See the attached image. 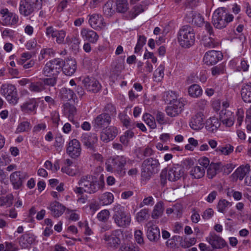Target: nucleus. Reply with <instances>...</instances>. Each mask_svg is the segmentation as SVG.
Listing matches in <instances>:
<instances>
[{"mask_svg": "<svg viewBox=\"0 0 251 251\" xmlns=\"http://www.w3.org/2000/svg\"><path fill=\"white\" fill-rule=\"evenodd\" d=\"M111 122V117L108 113H102L98 115L92 122L94 127L97 129L107 126Z\"/></svg>", "mask_w": 251, "mask_h": 251, "instance_id": "13", "label": "nucleus"}, {"mask_svg": "<svg viewBox=\"0 0 251 251\" xmlns=\"http://www.w3.org/2000/svg\"><path fill=\"white\" fill-rule=\"evenodd\" d=\"M251 171L250 166L249 165H246L245 166H241L237 168L235 171V174L239 180H242L245 176H246Z\"/></svg>", "mask_w": 251, "mask_h": 251, "instance_id": "41", "label": "nucleus"}, {"mask_svg": "<svg viewBox=\"0 0 251 251\" xmlns=\"http://www.w3.org/2000/svg\"><path fill=\"white\" fill-rule=\"evenodd\" d=\"M178 40L180 45L183 48H189L194 44L195 33L193 28L189 25L182 26L178 34Z\"/></svg>", "mask_w": 251, "mask_h": 251, "instance_id": "4", "label": "nucleus"}, {"mask_svg": "<svg viewBox=\"0 0 251 251\" xmlns=\"http://www.w3.org/2000/svg\"><path fill=\"white\" fill-rule=\"evenodd\" d=\"M146 38L144 36H139L137 43L135 47V52L137 53L140 51L143 46L146 44Z\"/></svg>", "mask_w": 251, "mask_h": 251, "instance_id": "58", "label": "nucleus"}, {"mask_svg": "<svg viewBox=\"0 0 251 251\" xmlns=\"http://www.w3.org/2000/svg\"><path fill=\"white\" fill-rule=\"evenodd\" d=\"M113 219L115 223L119 227H126L131 222V216L129 213L125 211V207L121 204L116 203L114 205Z\"/></svg>", "mask_w": 251, "mask_h": 251, "instance_id": "3", "label": "nucleus"}, {"mask_svg": "<svg viewBox=\"0 0 251 251\" xmlns=\"http://www.w3.org/2000/svg\"><path fill=\"white\" fill-rule=\"evenodd\" d=\"M32 55L29 52H24L21 54V56L19 58H17V63L19 65L25 64L28 60L30 59Z\"/></svg>", "mask_w": 251, "mask_h": 251, "instance_id": "61", "label": "nucleus"}, {"mask_svg": "<svg viewBox=\"0 0 251 251\" xmlns=\"http://www.w3.org/2000/svg\"><path fill=\"white\" fill-rule=\"evenodd\" d=\"M122 232L120 230L113 231L110 234H105L103 239L106 244L115 248H117L121 243Z\"/></svg>", "mask_w": 251, "mask_h": 251, "instance_id": "12", "label": "nucleus"}, {"mask_svg": "<svg viewBox=\"0 0 251 251\" xmlns=\"http://www.w3.org/2000/svg\"><path fill=\"white\" fill-rule=\"evenodd\" d=\"M241 95L245 102H251V83L249 82L243 85Z\"/></svg>", "mask_w": 251, "mask_h": 251, "instance_id": "31", "label": "nucleus"}, {"mask_svg": "<svg viewBox=\"0 0 251 251\" xmlns=\"http://www.w3.org/2000/svg\"><path fill=\"white\" fill-rule=\"evenodd\" d=\"M51 212V214L54 217H59L63 214L66 207L58 201L51 202L48 207Z\"/></svg>", "mask_w": 251, "mask_h": 251, "instance_id": "25", "label": "nucleus"}, {"mask_svg": "<svg viewBox=\"0 0 251 251\" xmlns=\"http://www.w3.org/2000/svg\"><path fill=\"white\" fill-rule=\"evenodd\" d=\"M81 35L84 40L92 43H96L99 39V35L94 30L83 28L81 31Z\"/></svg>", "mask_w": 251, "mask_h": 251, "instance_id": "28", "label": "nucleus"}, {"mask_svg": "<svg viewBox=\"0 0 251 251\" xmlns=\"http://www.w3.org/2000/svg\"><path fill=\"white\" fill-rule=\"evenodd\" d=\"M164 66L160 65L155 70L153 74V77L155 80L156 81H160L164 77Z\"/></svg>", "mask_w": 251, "mask_h": 251, "instance_id": "52", "label": "nucleus"}, {"mask_svg": "<svg viewBox=\"0 0 251 251\" xmlns=\"http://www.w3.org/2000/svg\"><path fill=\"white\" fill-rule=\"evenodd\" d=\"M60 98L64 101H75V94L71 89L66 88H62L60 91Z\"/></svg>", "mask_w": 251, "mask_h": 251, "instance_id": "34", "label": "nucleus"}, {"mask_svg": "<svg viewBox=\"0 0 251 251\" xmlns=\"http://www.w3.org/2000/svg\"><path fill=\"white\" fill-rule=\"evenodd\" d=\"M0 15L2 17V20L6 25H15L19 22V17L15 13L10 11L6 7H2L0 9Z\"/></svg>", "mask_w": 251, "mask_h": 251, "instance_id": "11", "label": "nucleus"}, {"mask_svg": "<svg viewBox=\"0 0 251 251\" xmlns=\"http://www.w3.org/2000/svg\"><path fill=\"white\" fill-rule=\"evenodd\" d=\"M190 15L192 20L189 21V23H191L192 24H194L199 27L203 25L204 23V20L201 14L196 12H192Z\"/></svg>", "mask_w": 251, "mask_h": 251, "instance_id": "36", "label": "nucleus"}, {"mask_svg": "<svg viewBox=\"0 0 251 251\" xmlns=\"http://www.w3.org/2000/svg\"><path fill=\"white\" fill-rule=\"evenodd\" d=\"M185 101L182 98H179V100L175 101L174 103L166 108L167 114L171 117L178 116L183 110Z\"/></svg>", "mask_w": 251, "mask_h": 251, "instance_id": "10", "label": "nucleus"}, {"mask_svg": "<svg viewBox=\"0 0 251 251\" xmlns=\"http://www.w3.org/2000/svg\"><path fill=\"white\" fill-rule=\"evenodd\" d=\"M28 176L26 173L16 171L11 174L10 180L14 188L18 189L22 186L23 180Z\"/></svg>", "mask_w": 251, "mask_h": 251, "instance_id": "19", "label": "nucleus"}, {"mask_svg": "<svg viewBox=\"0 0 251 251\" xmlns=\"http://www.w3.org/2000/svg\"><path fill=\"white\" fill-rule=\"evenodd\" d=\"M76 68L75 61L74 60H68L64 62L63 71L66 75L71 76L74 74Z\"/></svg>", "mask_w": 251, "mask_h": 251, "instance_id": "32", "label": "nucleus"}, {"mask_svg": "<svg viewBox=\"0 0 251 251\" xmlns=\"http://www.w3.org/2000/svg\"><path fill=\"white\" fill-rule=\"evenodd\" d=\"M116 10L119 13H125L128 9V3L127 0H116Z\"/></svg>", "mask_w": 251, "mask_h": 251, "instance_id": "46", "label": "nucleus"}, {"mask_svg": "<svg viewBox=\"0 0 251 251\" xmlns=\"http://www.w3.org/2000/svg\"><path fill=\"white\" fill-rule=\"evenodd\" d=\"M233 18V16L227 14L224 8H219L213 14L212 22L215 28L222 29L232 21Z\"/></svg>", "mask_w": 251, "mask_h": 251, "instance_id": "5", "label": "nucleus"}, {"mask_svg": "<svg viewBox=\"0 0 251 251\" xmlns=\"http://www.w3.org/2000/svg\"><path fill=\"white\" fill-rule=\"evenodd\" d=\"M42 0H21L19 4V13L25 17L30 16L41 8Z\"/></svg>", "mask_w": 251, "mask_h": 251, "instance_id": "7", "label": "nucleus"}, {"mask_svg": "<svg viewBox=\"0 0 251 251\" xmlns=\"http://www.w3.org/2000/svg\"><path fill=\"white\" fill-rule=\"evenodd\" d=\"M81 141L84 145L87 148L92 149L94 145L97 143L98 141V137L96 134L88 133L82 135L81 137Z\"/></svg>", "mask_w": 251, "mask_h": 251, "instance_id": "26", "label": "nucleus"}, {"mask_svg": "<svg viewBox=\"0 0 251 251\" xmlns=\"http://www.w3.org/2000/svg\"><path fill=\"white\" fill-rule=\"evenodd\" d=\"M104 14L107 17L111 16L114 13L111 2L106 3L103 7Z\"/></svg>", "mask_w": 251, "mask_h": 251, "instance_id": "57", "label": "nucleus"}, {"mask_svg": "<svg viewBox=\"0 0 251 251\" xmlns=\"http://www.w3.org/2000/svg\"><path fill=\"white\" fill-rule=\"evenodd\" d=\"M28 88L30 92L35 93H41L46 89V87H44L42 83L41 79L38 81L31 82Z\"/></svg>", "mask_w": 251, "mask_h": 251, "instance_id": "37", "label": "nucleus"}, {"mask_svg": "<svg viewBox=\"0 0 251 251\" xmlns=\"http://www.w3.org/2000/svg\"><path fill=\"white\" fill-rule=\"evenodd\" d=\"M231 206V203L226 200H220L217 205L218 211L221 213H225L228 207Z\"/></svg>", "mask_w": 251, "mask_h": 251, "instance_id": "51", "label": "nucleus"}, {"mask_svg": "<svg viewBox=\"0 0 251 251\" xmlns=\"http://www.w3.org/2000/svg\"><path fill=\"white\" fill-rule=\"evenodd\" d=\"M118 129L114 126H106L100 134L101 140L105 142L108 143L113 140L118 135Z\"/></svg>", "mask_w": 251, "mask_h": 251, "instance_id": "20", "label": "nucleus"}, {"mask_svg": "<svg viewBox=\"0 0 251 251\" xmlns=\"http://www.w3.org/2000/svg\"><path fill=\"white\" fill-rule=\"evenodd\" d=\"M89 23L90 26L93 28H101L105 25L103 23V19L101 15L98 14H89Z\"/></svg>", "mask_w": 251, "mask_h": 251, "instance_id": "24", "label": "nucleus"}, {"mask_svg": "<svg viewBox=\"0 0 251 251\" xmlns=\"http://www.w3.org/2000/svg\"><path fill=\"white\" fill-rule=\"evenodd\" d=\"M63 62L60 59H54L47 62L43 69L46 76L57 77L61 70Z\"/></svg>", "mask_w": 251, "mask_h": 251, "instance_id": "8", "label": "nucleus"}, {"mask_svg": "<svg viewBox=\"0 0 251 251\" xmlns=\"http://www.w3.org/2000/svg\"><path fill=\"white\" fill-rule=\"evenodd\" d=\"M220 120L222 123L227 127L232 126L234 123V115L230 111H222L220 115Z\"/></svg>", "mask_w": 251, "mask_h": 251, "instance_id": "27", "label": "nucleus"}, {"mask_svg": "<svg viewBox=\"0 0 251 251\" xmlns=\"http://www.w3.org/2000/svg\"><path fill=\"white\" fill-rule=\"evenodd\" d=\"M230 64L232 66H235L238 71L246 72L248 70L249 65L247 61L242 58H236L232 60Z\"/></svg>", "mask_w": 251, "mask_h": 251, "instance_id": "30", "label": "nucleus"}, {"mask_svg": "<svg viewBox=\"0 0 251 251\" xmlns=\"http://www.w3.org/2000/svg\"><path fill=\"white\" fill-rule=\"evenodd\" d=\"M145 10V7L142 4H138L134 6L128 12L127 15L128 19H133L136 17L139 14L143 12Z\"/></svg>", "mask_w": 251, "mask_h": 251, "instance_id": "39", "label": "nucleus"}, {"mask_svg": "<svg viewBox=\"0 0 251 251\" xmlns=\"http://www.w3.org/2000/svg\"><path fill=\"white\" fill-rule=\"evenodd\" d=\"M166 98L165 100L169 102L170 104L174 103L175 101L179 100L178 95L176 92L173 91H168L166 93Z\"/></svg>", "mask_w": 251, "mask_h": 251, "instance_id": "54", "label": "nucleus"}, {"mask_svg": "<svg viewBox=\"0 0 251 251\" xmlns=\"http://www.w3.org/2000/svg\"><path fill=\"white\" fill-rule=\"evenodd\" d=\"M54 38H56V42L59 44H63L66 36V32L63 30H57Z\"/></svg>", "mask_w": 251, "mask_h": 251, "instance_id": "59", "label": "nucleus"}, {"mask_svg": "<svg viewBox=\"0 0 251 251\" xmlns=\"http://www.w3.org/2000/svg\"><path fill=\"white\" fill-rule=\"evenodd\" d=\"M13 196L10 194L6 196L0 197V206L8 207L11 206L13 203Z\"/></svg>", "mask_w": 251, "mask_h": 251, "instance_id": "49", "label": "nucleus"}, {"mask_svg": "<svg viewBox=\"0 0 251 251\" xmlns=\"http://www.w3.org/2000/svg\"><path fill=\"white\" fill-rule=\"evenodd\" d=\"M154 203V199L152 196H149L145 198L143 201L139 204L140 208L143 207L145 205H151L152 206Z\"/></svg>", "mask_w": 251, "mask_h": 251, "instance_id": "64", "label": "nucleus"}, {"mask_svg": "<svg viewBox=\"0 0 251 251\" xmlns=\"http://www.w3.org/2000/svg\"><path fill=\"white\" fill-rule=\"evenodd\" d=\"M147 236L151 242H157L160 238V232L159 227L151 221L148 222L146 224Z\"/></svg>", "mask_w": 251, "mask_h": 251, "instance_id": "14", "label": "nucleus"}, {"mask_svg": "<svg viewBox=\"0 0 251 251\" xmlns=\"http://www.w3.org/2000/svg\"><path fill=\"white\" fill-rule=\"evenodd\" d=\"M206 240L213 249H222L226 245L225 241L214 232L210 233L209 235L206 238Z\"/></svg>", "mask_w": 251, "mask_h": 251, "instance_id": "16", "label": "nucleus"}, {"mask_svg": "<svg viewBox=\"0 0 251 251\" xmlns=\"http://www.w3.org/2000/svg\"><path fill=\"white\" fill-rule=\"evenodd\" d=\"M139 248L134 245L125 244L122 245L119 251H139Z\"/></svg>", "mask_w": 251, "mask_h": 251, "instance_id": "62", "label": "nucleus"}, {"mask_svg": "<svg viewBox=\"0 0 251 251\" xmlns=\"http://www.w3.org/2000/svg\"><path fill=\"white\" fill-rule=\"evenodd\" d=\"M204 116L202 112L197 113L191 120L189 125L191 128L195 130L202 128L204 125Z\"/></svg>", "mask_w": 251, "mask_h": 251, "instance_id": "23", "label": "nucleus"}, {"mask_svg": "<svg viewBox=\"0 0 251 251\" xmlns=\"http://www.w3.org/2000/svg\"><path fill=\"white\" fill-rule=\"evenodd\" d=\"M220 125L219 119L215 117H212L207 120L206 128L208 131L213 132L218 129Z\"/></svg>", "mask_w": 251, "mask_h": 251, "instance_id": "33", "label": "nucleus"}, {"mask_svg": "<svg viewBox=\"0 0 251 251\" xmlns=\"http://www.w3.org/2000/svg\"><path fill=\"white\" fill-rule=\"evenodd\" d=\"M35 240L34 236L30 233H26L23 235L19 240V243L21 246L26 249L29 248Z\"/></svg>", "mask_w": 251, "mask_h": 251, "instance_id": "29", "label": "nucleus"}, {"mask_svg": "<svg viewBox=\"0 0 251 251\" xmlns=\"http://www.w3.org/2000/svg\"><path fill=\"white\" fill-rule=\"evenodd\" d=\"M150 217L149 210L148 208H144L138 212L136 215V219L139 223L147 220Z\"/></svg>", "mask_w": 251, "mask_h": 251, "instance_id": "47", "label": "nucleus"}, {"mask_svg": "<svg viewBox=\"0 0 251 251\" xmlns=\"http://www.w3.org/2000/svg\"><path fill=\"white\" fill-rule=\"evenodd\" d=\"M103 176H100L99 179L91 175L82 176L78 181L79 186L73 188L76 194H84V193L90 194H94L104 187L105 183Z\"/></svg>", "mask_w": 251, "mask_h": 251, "instance_id": "1", "label": "nucleus"}, {"mask_svg": "<svg viewBox=\"0 0 251 251\" xmlns=\"http://www.w3.org/2000/svg\"><path fill=\"white\" fill-rule=\"evenodd\" d=\"M221 166L222 164L221 163H211L209 166L207 171V175L208 177L209 178H212L214 176H215Z\"/></svg>", "mask_w": 251, "mask_h": 251, "instance_id": "45", "label": "nucleus"}, {"mask_svg": "<svg viewBox=\"0 0 251 251\" xmlns=\"http://www.w3.org/2000/svg\"><path fill=\"white\" fill-rule=\"evenodd\" d=\"M83 83L86 89L90 92L97 93L101 89V85L99 82L93 77H86L83 80Z\"/></svg>", "mask_w": 251, "mask_h": 251, "instance_id": "21", "label": "nucleus"}, {"mask_svg": "<svg viewBox=\"0 0 251 251\" xmlns=\"http://www.w3.org/2000/svg\"><path fill=\"white\" fill-rule=\"evenodd\" d=\"M31 127L30 123L28 121H24L20 123L17 128V132H27Z\"/></svg>", "mask_w": 251, "mask_h": 251, "instance_id": "53", "label": "nucleus"}, {"mask_svg": "<svg viewBox=\"0 0 251 251\" xmlns=\"http://www.w3.org/2000/svg\"><path fill=\"white\" fill-rule=\"evenodd\" d=\"M188 93L191 97L198 98L202 95V89L198 84H192L188 87Z\"/></svg>", "mask_w": 251, "mask_h": 251, "instance_id": "38", "label": "nucleus"}, {"mask_svg": "<svg viewBox=\"0 0 251 251\" xmlns=\"http://www.w3.org/2000/svg\"><path fill=\"white\" fill-rule=\"evenodd\" d=\"M223 58V55L220 51L211 50L207 51L203 57V61L207 65L216 64Z\"/></svg>", "mask_w": 251, "mask_h": 251, "instance_id": "15", "label": "nucleus"}, {"mask_svg": "<svg viewBox=\"0 0 251 251\" xmlns=\"http://www.w3.org/2000/svg\"><path fill=\"white\" fill-rule=\"evenodd\" d=\"M49 78H42L41 80L44 87L47 86L53 87L57 83V77L49 76Z\"/></svg>", "mask_w": 251, "mask_h": 251, "instance_id": "55", "label": "nucleus"}, {"mask_svg": "<svg viewBox=\"0 0 251 251\" xmlns=\"http://www.w3.org/2000/svg\"><path fill=\"white\" fill-rule=\"evenodd\" d=\"M0 93L5 97L9 103L13 105L18 102V97L15 87L11 84H2L0 88Z\"/></svg>", "mask_w": 251, "mask_h": 251, "instance_id": "9", "label": "nucleus"}, {"mask_svg": "<svg viewBox=\"0 0 251 251\" xmlns=\"http://www.w3.org/2000/svg\"><path fill=\"white\" fill-rule=\"evenodd\" d=\"M219 41L212 37L204 36L202 39V44L207 48H213L219 45Z\"/></svg>", "mask_w": 251, "mask_h": 251, "instance_id": "40", "label": "nucleus"}, {"mask_svg": "<svg viewBox=\"0 0 251 251\" xmlns=\"http://www.w3.org/2000/svg\"><path fill=\"white\" fill-rule=\"evenodd\" d=\"M127 158L123 155L110 157L105 162V170L116 176L123 177L126 175V165Z\"/></svg>", "mask_w": 251, "mask_h": 251, "instance_id": "2", "label": "nucleus"}, {"mask_svg": "<svg viewBox=\"0 0 251 251\" xmlns=\"http://www.w3.org/2000/svg\"><path fill=\"white\" fill-rule=\"evenodd\" d=\"M38 106V102L35 98H32L24 102L21 105L22 112L26 114H35Z\"/></svg>", "mask_w": 251, "mask_h": 251, "instance_id": "22", "label": "nucleus"}, {"mask_svg": "<svg viewBox=\"0 0 251 251\" xmlns=\"http://www.w3.org/2000/svg\"><path fill=\"white\" fill-rule=\"evenodd\" d=\"M224 67L223 65H217L211 68V73L213 76H217L224 73Z\"/></svg>", "mask_w": 251, "mask_h": 251, "instance_id": "63", "label": "nucleus"}, {"mask_svg": "<svg viewBox=\"0 0 251 251\" xmlns=\"http://www.w3.org/2000/svg\"><path fill=\"white\" fill-rule=\"evenodd\" d=\"M164 211L163 202L160 201L156 203L151 213L153 219H157L160 217Z\"/></svg>", "mask_w": 251, "mask_h": 251, "instance_id": "42", "label": "nucleus"}, {"mask_svg": "<svg viewBox=\"0 0 251 251\" xmlns=\"http://www.w3.org/2000/svg\"><path fill=\"white\" fill-rule=\"evenodd\" d=\"M205 174V169L200 166L193 167L190 171V175L193 178L199 179L202 177Z\"/></svg>", "mask_w": 251, "mask_h": 251, "instance_id": "44", "label": "nucleus"}, {"mask_svg": "<svg viewBox=\"0 0 251 251\" xmlns=\"http://www.w3.org/2000/svg\"><path fill=\"white\" fill-rule=\"evenodd\" d=\"M233 146L227 144L225 145L219 146L215 149V151L219 155H228L233 152Z\"/></svg>", "mask_w": 251, "mask_h": 251, "instance_id": "35", "label": "nucleus"}, {"mask_svg": "<svg viewBox=\"0 0 251 251\" xmlns=\"http://www.w3.org/2000/svg\"><path fill=\"white\" fill-rule=\"evenodd\" d=\"M160 163L157 159L150 157L145 159L142 164V176L149 179L159 171Z\"/></svg>", "mask_w": 251, "mask_h": 251, "instance_id": "6", "label": "nucleus"}, {"mask_svg": "<svg viewBox=\"0 0 251 251\" xmlns=\"http://www.w3.org/2000/svg\"><path fill=\"white\" fill-rule=\"evenodd\" d=\"M100 203L103 205L111 204L114 201V196L110 192H105L102 194L99 198Z\"/></svg>", "mask_w": 251, "mask_h": 251, "instance_id": "43", "label": "nucleus"}, {"mask_svg": "<svg viewBox=\"0 0 251 251\" xmlns=\"http://www.w3.org/2000/svg\"><path fill=\"white\" fill-rule=\"evenodd\" d=\"M143 118L147 125L151 129H154L156 127V124L154 117L149 113L144 114Z\"/></svg>", "mask_w": 251, "mask_h": 251, "instance_id": "50", "label": "nucleus"}, {"mask_svg": "<svg viewBox=\"0 0 251 251\" xmlns=\"http://www.w3.org/2000/svg\"><path fill=\"white\" fill-rule=\"evenodd\" d=\"M183 175V168L178 164L174 165L169 168L167 175L170 181H176L179 179Z\"/></svg>", "mask_w": 251, "mask_h": 251, "instance_id": "18", "label": "nucleus"}, {"mask_svg": "<svg viewBox=\"0 0 251 251\" xmlns=\"http://www.w3.org/2000/svg\"><path fill=\"white\" fill-rule=\"evenodd\" d=\"M119 117L121 121L125 126L128 128L134 127V123L130 120L127 115L121 114L119 115Z\"/></svg>", "mask_w": 251, "mask_h": 251, "instance_id": "56", "label": "nucleus"}, {"mask_svg": "<svg viewBox=\"0 0 251 251\" xmlns=\"http://www.w3.org/2000/svg\"><path fill=\"white\" fill-rule=\"evenodd\" d=\"M63 107L65 112L68 114L69 120H73L74 115L76 113V108L68 102L65 103Z\"/></svg>", "mask_w": 251, "mask_h": 251, "instance_id": "48", "label": "nucleus"}, {"mask_svg": "<svg viewBox=\"0 0 251 251\" xmlns=\"http://www.w3.org/2000/svg\"><path fill=\"white\" fill-rule=\"evenodd\" d=\"M109 215V211L105 209L101 210L98 214L97 218L100 221L105 222L108 219Z\"/></svg>", "mask_w": 251, "mask_h": 251, "instance_id": "60", "label": "nucleus"}, {"mask_svg": "<svg viewBox=\"0 0 251 251\" xmlns=\"http://www.w3.org/2000/svg\"><path fill=\"white\" fill-rule=\"evenodd\" d=\"M81 151V148L79 142L74 139L71 140L68 143L67 147V153L72 158H75L78 157Z\"/></svg>", "mask_w": 251, "mask_h": 251, "instance_id": "17", "label": "nucleus"}]
</instances>
